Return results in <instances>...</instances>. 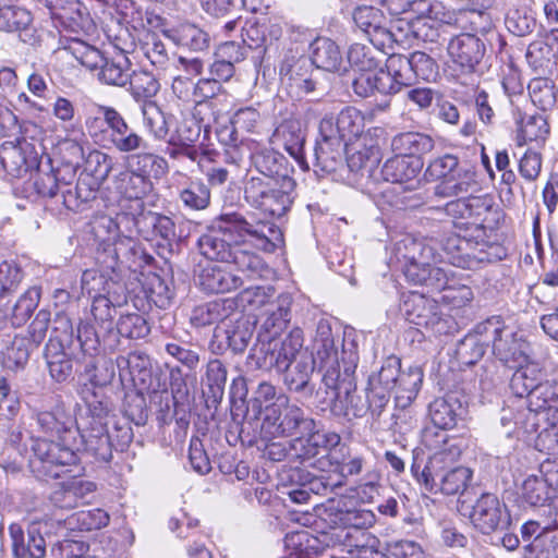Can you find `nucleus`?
Listing matches in <instances>:
<instances>
[{
  "label": "nucleus",
  "mask_w": 558,
  "mask_h": 558,
  "mask_svg": "<svg viewBox=\"0 0 558 558\" xmlns=\"http://www.w3.org/2000/svg\"><path fill=\"white\" fill-rule=\"evenodd\" d=\"M100 183L96 182L92 175L81 174L75 186H66L62 190L63 205L73 211H83L87 204L97 196Z\"/></svg>",
  "instance_id": "c9c22d12"
},
{
  "label": "nucleus",
  "mask_w": 558,
  "mask_h": 558,
  "mask_svg": "<svg viewBox=\"0 0 558 558\" xmlns=\"http://www.w3.org/2000/svg\"><path fill=\"white\" fill-rule=\"evenodd\" d=\"M293 179H247L244 186L245 199L272 217H282L291 207Z\"/></svg>",
  "instance_id": "9d476101"
},
{
  "label": "nucleus",
  "mask_w": 558,
  "mask_h": 558,
  "mask_svg": "<svg viewBox=\"0 0 558 558\" xmlns=\"http://www.w3.org/2000/svg\"><path fill=\"white\" fill-rule=\"evenodd\" d=\"M316 427L314 418L307 416L298 404L290 403L284 393H279L277 402L265 408V417L260 424V435L265 439L299 436L302 439Z\"/></svg>",
  "instance_id": "423d86ee"
},
{
  "label": "nucleus",
  "mask_w": 558,
  "mask_h": 558,
  "mask_svg": "<svg viewBox=\"0 0 558 558\" xmlns=\"http://www.w3.org/2000/svg\"><path fill=\"white\" fill-rule=\"evenodd\" d=\"M117 189L125 198L121 207L130 206V203H144L143 198L151 191L153 183L150 179L126 170L119 174Z\"/></svg>",
  "instance_id": "09e8293b"
},
{
  "label": "nucleus",
  "mask_w": 558,
  "mask_h": 558,
  "mask_svg": "<svg viewBox=\"0 0 558 558\" xmlns=\"http://www.w3.org/2000/svg\"><path fill=\"white\" fill-rule=\"evenodd\" d=\"M323 520L331 532L338 529L363 530L374 525L376 517L373 511L361 508H349L344 502H330L322 513Z\"/></svg>",
  "instance_id": "aec40b11"
},
{
  "label": "nucleus",
  "mask_w": 558,
  "mask_h": 558,
  "mask_svg": "<svg viewBox=\"0 0 558 558\" xmlns=\"http://www.w3.org/2000/svg\"><path fill=\"white\" fill-rule=\"evenodd\" d=\"M252 351L251 356L255 359L257 367L275 368L277 372L287 368L303 354L311 353L304 347L303 331L300 328H293L281 341L272 338L262 341Z\"/></svg>",
  "instance_id": "9b49d317"
},
{
  "label": "nucleus",
  "mask_w": 558,
  "mask_h": 558,
  "mask_svg": "<svg viewBox=\"0 0 558 558\" xmlns=\"http://www.w3.org/2000/svg\"><path fill=\"white\" fill-rule=\"evenodd\" d=\"M423 168V161L420 157L402 156L398 153L381 167L383 179L399 185H404V190H415L420 181L417 179Z\"/></svg>",
  "instance_id": "412c9836"
},
{
  "label": "nucleus",
  "mask_w": 558,
  "mask_h": 558,
  "mask_svg": "<svg viewBox=\"0 0 558 558\" xmlns=\"http://www.w3.org/2000/svg\"><path fill=\"white\" fill-rule=\"evenodd\" d=\"M128 85V90L137 102L151 99L160 89L159 81L147 70L132 71Z\"/></svg>",
  "instance_id": "680f3d73"
},
{
  "label": "nucleus",
  "mask_w": 558,
  "mask_h": 558,
  "mask_svg": "<svg viewBox=\"0 0 558 558\" xmlns=\"http://www.w3.org/2000/svg\"><path fill=\"white\" fill-rule=\"evenodd\" d=\"M485 247L476 245L466 235L450 234L442 241L448 262L463 269H475L480 264L492 263L493 257Z\"/></svg>",
  "instance_id": "f3484780"
},
{
  "label": "nucleus",
  "mask_w": 558,
  "mask_h": 558,
  "mask_svg": "<svg viewBox=\"0 0 558 558\" xmlns=\"http://www.w3.org/2000/svg\"><path fill=\"white\" fill-rule=\"evenodd\" d=\"M77 446L80 447L77 452L83 449L96 460L109 462L112 459L114 444L111 441L107 423L95 421V423H89L87 428L83 430L80 429Z\"/></svg>",
  "instance_id": "b1692460"
},
{
  "label": "nucleus",
  "mask_w": 558,
  "mask_h": 558,
  "mask_svg": "<svg viewBox=\"0 0 558 558\" xmlns=\"http://www.w3.org/2000/svg\"><path fill=\"white\" fill-rule=\"evenodd\" d=\"M197 244L201 254L207 259L233 263L248 280L262 278L268 272V267L258 255L231 243L219 231L203 234Z\"/></svg>",
  "instance_id": "0eeeda50"
},
{
  "label": "nucleus",
  "mask_w": 558,
  "mask_h": 558,
  "mask_svg": "<svg viewBox=\"0 0 558 558\" xmlns=\"http://www.w3.org/2000/svg\"><path fill=\"white\" fill-rule=\"evenodd\" d=\"M107 149H114L121 154H131L148 148L147 141L133 130L123 116L119 112L116 121H112V130L106 144Z\"/></svg>",
  "instance_id": "c756f323"
},
{
  "label": "nucleus",
  "mask_w": 558,
  "mask_h": 558,
  "mask_svg": "<svg viewBox=\"0 0 558 558\" xmlns=\"http://www.w3.org/2000/svg\"><path fill=\"white\" fill-rule=\"evenodd\" d=\"M228 371L226 365L218 359H211L206 365L205 385L207 387V400L218 405L225 395Z\"/></svg>",
  "instance_id": "13d9d810"
},
{
  "label": "nucleus",
  "mask_w": 558,
  "mask_h": 558,
  "mask_svg": "<svg viewBox=\"0 0 558 558\" xmlns=\"http://www.w3.org/2000/svg\"><path fill=\"white\" fill-rule=\"evenodd\" d=\"M64 32L69 34L65 37L68 44L72 39H83L94 33L96 25L87 11V8L77 1V7L73 5L71 10L60 12L57 19Z\"/></svg>",
  "instance_id": "7c9ffc66"
},
{
  "label": "nucleus",
  "mask_w": 558,
  "mask_h": 558,
  "mask_svg": "<svg viewBox=\"0 0 558 558\" xmlns=\"http://www.w3.org/2000/svg\"><path fill=\"white\" fill-rule=\"evenodd\" d=\"M179 199L187 209L204 210L210 205V189L199 179L192 180L180 191Z\"/></svg>",
  "instance_id": "338daca9"
},
{
  "label": "nucleus",
  "mask_w": 558,
  "mask_h": 558,
  "mask_svg": "<svg viewBox=\"0 0 558 558\" xmlns=\"http://www.w3.org/2000/svg\"><path fill=\"white\" fill-rule=\"evenodd\" d=\"M397 251L398 254H402L407 262L405 266L421 268L436 259L435 250L432 246L414 239H405L398 243Z\"/></svg>",
  "instance_id": "052dcab7"
},
{
  "label": "nucleus",
  "mask_w": 558,
  "mask_h": 558,
  "mask_svg": "<svg viewBox=\"0 0 558 558\" xmlns=\"http://www.w3.org/2000/svg\"><path fill=\"white\" fill-rule=\"evenodd\" d=\"M320 371L323 372L322 385L315 391V399L318 400V407L322 411L330 408L332 404H336L337 401H341V391L340 385L342 381V366H336L333 362L332 365L320 366Z\"/></svg>",
  "instance_id": "ea45409f"
},
{
  "label": "nucleus",
  "mask_w": 558,
  "mask_h": 558,
  "mask_svg": "<svg viewBox=\"0 0 558 558\" xmlns=\"http://www.w3.org/2000/svg\"><path fill=\"white\" fill-rule=\"evenodd\" d=\"M461 404L452 398L435 399L428 407L430 423L442 428H453L457 425L458 412Z\"/></svg>",
  "instance_id": "0e129e2a"
},
{
  "label": "nucleus",
  "mask_w": 558,
  "mask_h": 558,
  "mask_svg": "<svg viewBox=\"0 0 558 558\" xmlns=\"http://www.w3.org/2000/svg\"><path fill=\"white\" fill-rule=\"evenodd\" d=\"M434 146V140L420 132L400 133L391 141L392 150L402 156L420 157L432 151Z\"/></svg>",
  "instance_id": "8fccbe9b"
},
{
  "label": "nucleus",
  "mask_w": 558,
  "mask_h": 558,
  "mask_svg": "<svg viewBox=\"0 0 558 558\" xmlns=\"http://www.w3.org/2000/svg\"><path fill=\"white\" fill-rule=\"evenodd\" d=\"M378 153L379 149L377 146H368L361 140L351 145L347 143L344 153L345 170L348 169L351 172H359L367 166H374L378 162Z\"/></svg>",
  "instance_id": "4d7b16f0"
},
{
  "label": "nucleus",
  "mask_w": 558,
  "mask_h": 558,
  "mask_svg": "<svg viewBox=\"0 0 558 558\" xmlns=\"http://www.w3.org/2000/svg\"><path fill=\"white\" fill-rule=\"evenodd\" d=\"M548 134L549 125L544 116H526L521 121L517 143L519 146H523L529 142H545Z\"/></svg>",
  "instance_id": "774afa93"
},
{
  "label": "nucleus",
  "mask_w": 558,
  "mask_h": 558,
  "mask_svg": "<svg viewBox=\"0 0 558 558\" xmlns=\"http://www.w3.org/2000/svg\"><path fill=\"white\" fill-rule=\"evenodd\" d=\"M12 537V551L15 558H44L46 555V541L37 526H29L27 533L10 529Z\"/></svg>",
  "instance_id": "473e14b6"
},
{
  "label": "nucleus",
  "mask_w": 558,
  "mask_h": 558,
  "mask_svg": "<svg viewBox=\"0 0 558 558\" xmlns=\"http://www.w3.org/2000/svg\"><path fill=\"white\" fill-rule=\"evenodd\" d=\"M197 284L207 293H227L240 288L245 280V275L239 276L228 267L207 265L197 275Z\"/></svg>",
  "instance_id": "bb28decb"
},
{
  "label": "nucleus",
  "mask_w": 558,
  "mask_h": 558,
  "mask_svg": "<svg viewBox=\"0 0 558 558\" xmlns=\"http://www.w3.org/2000/svg\"><path fill=\"white\" fill-rule=\"evenodd\" d=\"M353 21L372 45L379 49H392L401 38L392 31L384 12L372 5H361L353 11Z\"/></svg>",
  "instance_id": "ddd939ff"
},
{
  "label": "nucleus",
  "mask_w": 558,
  "mask_h": 558,
  "mask_svg": "<svg viewBox=\"0 0 558 558\" xmlns=\"http://www.w3.org/2000/svg\"><path fill=\"white\" fill-rule=\"evenodd\" d=\"M440 306L436 300L412 292L404 300L402 311L409 323L426 328Z\"/></svg>",
  "instance_id": "72a5a7b5"
},
{
  "label": "nucleus",
  "mask_w": 558,
  "mask_h": 558,
  "mask_svg": "<svg viewBox=\"0 0 558 558\" xmlns=\"http://www.w3.org/2000/svg\"><path fill=\"white\" fill-rule=\"evenodd\" d=\"M404 275L409 281L425 286L432 291L447 290L449 293L444 299L456 300L459 298L464 303L470 302L473 298L472 291L466 287H462L457 291L451 290L449 286V269L437 265L436 260L421 268L405 266Z\"/></svg>",
  "instance_id": "2eb2a0df"
},
{
  "label": "nucleus",
  "mask_w": 558,
  "mask_h": 558,
  "mask_svg": "<svg viewBox=\"0 0 558 558\" xmlns=\"http://www.w3.org/2000/svg\"><path fill=\"white\" fill-rule=\"evenodd\" d=\"M218 231L233 244L248 242L258 250L272 253L283 245L280 228L268 220H257L253 216L244 217L236 211L222 213L215 219Z\"/></svg>",
  "instance_id": "20e7f679"
},
{
  "label": "nucleus",
  "mask_w": 558,
  "mask_h": 558,
  "mask_svg": "<svg viewBox=\"0 0 558 558\" xmlns=\"http://www.w3.org/2000/svg\"><path fill=\"white\" fill-rule=\"evenodd\" d=\"M471 521L482 534L507 529L511 523L509 510L494 494L485 493L476 500Z\"/></svg>",
  "instance_id": "dca6fc26"
},
{
  "label": "nucleus",
  "mask_w": 558,
  "mask_h": 558,
  "mask_svg": "<svg viewBox=\"0 0 558 558\" xmlns=\"http://www.w3.org/2000/svg\"><path fill=\"white\" fill-rule=\"evenodd\" d=\"M342 381L340 385L341 401H345V415L363 417L369 411L366 396L356 393L355 369L359 363L356 335L344 333L342 339Z\"/></svg>",
  "instance_id": "f8f14e48"
},
{
  "label": "nucleus",
  "mask_w": 558,
  "mask_h": 558,
  "mask_svg": "<svg viewBox=\"0 0 558 558\" xmlns=\"http://www.w3.org/2000/svg\"><path fill=\"white\" fill-rule=\"evenodd\" d=\"M95 270H85L82 275V290L92 298L90 312L100 330L111 332L117 307L125 303V298L117 293L116 288H121L110 278Z\"/></svg>",
  "instance_id": "1a4fd4ad"
},
{
  "label": "nucleus",
  "mask_w": 558,
  "mask_h": 558,
  "mask_svg": "<svg viewBox=\"0 0 558 558\" xmlns=\"http://www.w3.org/2000/svg\"><path fill=\"white\" fill-rule=\"evenodd\" d=\"M532 411H547L550 418L558 421V380H542L530 397Z\"/></svg>",
  "instance_id": "5fc2aeb1"
},
{
  "label": "nucleus",
  "mask_w": 558,
  "mask_h": 558,
  "mask_svg": "<svg viewBox=\"0 0 558 558\" xmlns=\"http://www.w3.org/2000/svg\"><path fill=\"white\" fill-rule=\"evenodd\" d=\"M34 348L28 338L15 335L2 350L3 365L12 371L23 368Z\"/></svg>",
  "instance_id": "e2e57ef3"
},
{
  "label": "nucleus",
  "mask_w": 558,
  "mask_h": 558,
  "mask_svg": "<svg viewBox=\"0 0 558 558\" xmlns=\"http://www.w3.org/2000/svg\"><path fill=\"white\" fill-rule=\"evenodd\" d=\"M519 366L510 379V389L519 398L526 397L530 400L533 391L545 377L543 368L537 363H526Z\"/></svg>",
  "instance_id": "a19ab883"
},
{
  "label": "nucleus",
  "mask_w": 558,
  "mask_h": 558,
  "mask_svg": "<svg viewBox=\"0 0 558 558\" xmlns=\"http://www.w3.org/2000/svg\"><path fill=\"white\" fill-rule=\"evenodd\" d=\"M383 88L388 90L389 95L399 93L403 87L414 84V74L410 57L399 53H391L385 63V69H380Z\"/></svg>",
  "instance_id": "cd10ccee"
},
{
  "label": "nucleus",
  "mask_w": 558,
  "mask_h": 558,
  "mask_svg": "<svg viewBox=\"0 0 558 558\" xmlns=\"http://www.w3.org/2000/svg\"><path fill=\"white\" fill-rule=\"evenodd\" d=\"M544 468L542 465L541 475H529L521 485L520 497L531 507H548L547 502L551 499L548 483L543 476Z\"/></svg>",
  "instance_id": "bf43d9fd"
},
{
  "label": "nucleus",
  "mask_w": 558,
  "mask_h": 558,
  "mask_svg": "<svg viewBox=\"0 0 558 558\" xmlns=\"http://www.w3.org/2000/svg\"><path fill=\"white\" fill-rule=\"evenodd\" d=\"M128 170L150 179L162 178L169 171V165L165 157L145 150L129 154L126 159Z\"/></svg>",
  "instance_id": "58836bf2"
},
{
  "label": "nucleus",
  "mask_w": 558,
  "mask_h": 558,
  "mask_svg": "<svg viewBox=\"0 0 558 558\" xmlns=\"http://www.w3.org/2000/svg\"><path fill=\"white\" fill-rule=\"evenodd\" d=\"M316 368V359L311 352L303 354L295 362L289 364L287 368H281L278 373L282 374V381L289 392L302 396H312L315 385L312 383V376Z\"/></svg>",
  "instance_id": "5701e85b"
},
{
  "label": "nucleus",
  "mask_w": 558,
  "mask_h": 558,
  "mask_svg": "<svg viewBox=\"0 0 558 558\" xmlns=\"http://www.w3.org/2000/svg\"><path fill=\"white\" fill-rule=\"evenodd\" d=\"M387 49H379L374 45L360 43L352 44L348 50V62L360 72H373L383 61Z\"/></svg>",
  "instance_id": "864d4df0"
},
{
  "label": "nucleus",
  "mask_w": 558,
  "mask_h": 558,
  "mask_svg": "<svg viewBox=\"0 0 558 558\" xmlns=\"http://www.w3.org/2000/svg\"><path fill=\"white\" fill-rule=\"evenodd\" d=\"M165 35L177 46L194 52H203L210 46L209 34L192 23L165 31Z\"/></svg>",
  "instance_id": "2f4dec72"
},
{
  "label": "nucleus",
  "mask_w": 558,
  "mask_h": 558,
  "mask_svg": "<svg viewBox=\"0 0 558 558\" xmlns=\"http://www.w3.org/2000/svg\"><path fill=\"white\" fill-rule=\"evenodd\" d=\"M345 148L347 143H342L339 136L319 132L313 154L315 171L342 178V172L345 171Z\"/></svg>",
  "instance_id": "6ab92c4d"
},
{
  "label": "nucleus",
  "mask_w": 558,
  "mask_h": 558,
  "mask_svg": "<svg viewBox=\"0 0 558 558\" xmlns=\"http://www.w3.org/2000/svg\"><path fill=\"white\" fill-rule=\"evenodd\" d=\"M478 183L475 170L465 163L458 168L454 174L449 175L445 182L435 186V195L439 197H454L474 191Z\"/></svg>",
  "instance_id": "4c0bfd02"
},
{
  "label": "nucleus",
  "mask_w": 558,
  "mask_h": 558,
  "mask_svg": "<svg viewBox=\"0 0 558 558\" xmlns=\"http://www.w3.org/2000/svg\"><path fill=\"white\" fill-rule=\"evenodd\" d=\"M445 211L454 219L465 220L464 225L474 229L476 245L487 246V230L496 229L502 218L500 208L493 195L483 194L461 197L445 205Z\"/></svg>",
  "instance_id": "39448f33"
},
{
  "label": "nucleus",
  "mask_w": 558,
  "mask_h": 558,
  "mask_svg": "<svg viewBox=\"0 0 558 558\" xmlns=\"http://www.w3.org/2000/svg\"><path fill=\"white\" fill-rule=\"evenodd\" d=\"M450 464H442L440 471H437L433 476L436 484L435 489H429L422 485L426 492L433 494L441 492L445 495H457L465 490L472 478V471L464 466H457L446 471L445 469Z\"/></svg>",
  "instance_id": "f704fd0d"
},
{
  "label": "nucleus",
  "mask_w": 558,
  "mask_h": 558,
  "mask_svg": "<svg viewBox=\"0 0 558 558\" xmlns=\"http://www.w3.org/2000/svg\"><path fill=\"white\" fill-rule=\"evenodd\" d=\"M452 63L461 73H473L481 64L486 53L484 40L471 33H461L453 36L447 47Z\"/></svg>",
  "instance_id": "a211bd4d"
},
{
  "label": "nucleus",
  "mask_w": 558,
  "mask_h": 558,
  "mask_svg": "<svg viewBox=\"0 0 558 558\" xmlns=\"http://www.w3.org/2000/svg\"><path fill=\"white\" fill-rule=\"evenodd\" d=\"M492 349L499 361L511 367L527 360L529 343L509 326L493 340Z\"/></svg>",
  "instance_id": "a878e982"
},
{
  "label": "nucleus",
  "mask_w": 558,
  "mask_h": 558,
  "mask_svg": "<svg viewBox=\"0 0 558 558\" xmlns=\"http://www.w3.org/2000/svg\"><path fill=\"white\" fill-rule=\"evenodd\" d=\"M99 116H87L85 119V129L95 144L105 148L112 130V121L118 118L119 111L110 106L98 105Z\"/></svg>",
  "instance_id": "c03bdc74"
},
{
  "label": "nucleus",
  "mask_w": 558,
  "mask_h": 558,
  "mask_svg": "<svg viewBox=\"0 0 558 558\" xmlns=\"http://www.w3.org/2000/svg\"><path fill=\"white\" fill-rule=\"evenodd\" d=\"M226 340L234 353H243L247 348L254 332V326L241 312H232V316L225 323Z\"/></svg>",
  "instance_id": "79ce46f5"
},
{
  "label": "nucleus",
  "mask_w": 558,
  "mask_h": 558,
  "mask_svg": "<svg viewBox=\"0 0 558 558\" xmlns=\"http://www.w3.org/2000/svg\"><path fill=\"white\" fill-rule=\"evenodd\" d=\"M307 437L305 440L296 438V442L302 446L303 452L298 454L302 462L308 461L312 458L318 456L320 450L328 451L331 448L340 444V436L335 432L329 430H312L308 434H304Z\"/></svg>",
  "instance_id": "603ef678"
},
{
  "label": "nucleus",
  "mask_w": 558,
  "mask_h": 558,
  "mask_svg": "<svg viewBox=\"0 0 558 558\" xmlns=\"http://www.w3.org/2000/svg\"><path fill=\"white\" fill-rule=\"evenodd\" d=\"M36 421L40 432L56 440H33L29 470L40 481L57 478L63 472V468L73 465L78 460L80 428L75 426V420L60 401L49 410L39 411Z\"/></svg>",
  "instance_id": "f257e3e1"
},
{
  "label": "nucleus",
  "mask_w": 558,
  "mask_h": 558,
  "mask_svg": "<svg viewBox=\"0 0 558 558\" xmlns=\"http://www.w3.org/2000/svg\"><path fill=\"white\" fill-rule=\"evenodd\" d=\"M311 64L328 72L339 71L342 54L338 45L329 38H317L311 45Z\"/></svg>",
  "instance_id": "de8ad7c7"
},
{
  "label": "nucleus",
  "mask_w": 558,
  "mask_h": 558,
  "mask_svg": "<svg viewBox=\"0 0 558 558\" xmlns=\"http://www.w3.org/2000/svg\"><path fill=\"white\" fill-rule=\"evenodd\" d=\"M235 310L236 302L232 299L208 302L193 310L191 323L195 327H205L219 322L225 324Z\"/></svg>",
  "instance_id": "e433bc0d"
},
{
  "label": "nucleus",
  "mask_w": 558,
  "mask_h": 558,
  "mask_svg": "<svg viewBox=\"0 0 558 558\" xmlns=\"http://www.w3.org/2000/svg\"><path fill=\"white\" fill-rule=\"evenodd\" d=\"M448 429L430 423L423 428L421 434L422 444L433 451V454L422 471L413 463L411 472L421 485L429 489H435L436 484L433 476L440 471L442 464H452L461 456L458 439L450 437L447 433Z\"/></svg>",
  "instance_id": "6e6552de"
},
{
  "label": "nucleus",
  "mask_w": 558,
  "mask_h": 558,
  "mask_svg": "<svg viewBox=\"0 0 558 558\" xmlns=\"http://www.w3.org/2000/svg\"><path fill=\"white\" fill-rule=\"evenodd\" d=\"M203 130L189 116L179 121L167 140L163 150L172 160L187 158L191 161H199L206 149L196 145Z\"/></svg>",
  "instance_id": "4468645a"
},
{
  "label": "nucleus",
  "mask_w": 558,
  "mask_h": 558,
  "mask_svg": "<svg viewBox=\"0 0 558 558\" xmlns=\"http://www.w3.org/2000/svg\"><path fill=\"white\" fill-rule=\"evenodd\" d=\"M157 215L146 210L144 203L136 202L130 203V206H122L116 218L101 217L97 221V235L99 228L107 229L109 234H112L104 239L107 243L97 256L107 275L119 276L135 265L140 247L133 235L138 234L146 240H153Z\"/></svg>",
  "instance_id": "f03ea898"
},
{
  "label": "nucleus",
  "mask_w": 558,
  "mask_h": 558,
  "mask_svg": "<svg viewBox=\"0 0 558 558\" xmlns=\"http://www.w3.org/2000/svg\"><path fill=\"white\" fill-rule=\"evenodd\" d=\"M122 52L118 58L106 59L99 69L98 78L101 83L111 86L125 87L130 81L131 61L126 57L131 50L119 48Z\"/></svg>",
  "instance_id": "49530a36"
},
{
  "label": "nucleus",
  "mask_w": 558,
  "mask_h": 558,
  "mask_svg": "<svg viewBox=\"0 0 558 558\" xmlns=\"http://www.w3.org/2000/svg\"><path fill=\"white\" fill-rule=\"evenodd\" d=\"M330 541L336 546L342 547L352 557L364 547H372L373 544H379V539L369 533L367 529L345 530L338 529L330 533Z\"/></svg>",
  "instance_id": "3c124183"
},
{
  "label": "nucleus",
  "mask_w": 558,
  "mask_h": 558,
  "mask_svg": "<svg viewBox=\"0 0 558 558\" xmlns=\"http://www.w3.org/2000/svg\"><path fill=\"white\" fill-rule=\"evenodd\" d=\"M423 371L420 366H410L408 369H401L396 385V401L405 408L417 396L423 383Z\"/></svg>",
  "instance_id": "6e6d98bb"
},
{
  "label": "nucleus",
  "mask_w": 558,
  "mask_h": 558,
  "mask_svg": "<svg viewBox=\"0 0 558 558\" xmlns=\"http://www.w3.org/2000/svg\"><path fill=\"white\" fill-rule=\"evenodd\" d=\"M349 332L355 335L353 330H343L341 335L338 331L335 335L328 320H319L314 338V349L320 366L332 365L333 362L336 366H342V339L343 335Z\"/></svg>",
  "instance_id": "393cba45"
},
{
  "label": "nucleus",
  "mask_w": 558,
  "mask_h": 558,
  "mask_svg": "<svg viewBox=\"0 0 558 558\" xmlns=\"http://www.w3.org/2000/svg\"><path fill=\"white\" fill-rule=\"evenodd\" d=\"M279 395H277V388L271 383L262 381L258 384L256 390L254 391V396L251 399L246 414L244 416V422L241 427V434L245 432L246 425H252L253 422H257L258 417L263 411V404L271 402L274 400L277 401Z\"/></svg>",
  "instance_id": "69168bd1"
},
{
  "label": "nucleus",
  "mask_w": 558,
  "mask_h": 558,
  "mask_svg": "<svg viewBox=\"0 0 558 558\" xmlns=\"http://www.w3.org/2000/svg\"><path fill=\"white\" fill-rule=\"evenodd\" d=\"M364 129L362 113L353 108L345 107L337 116H325L319 122V132L340 137L342 143L360 136Z\"/></svg>",
  "instance_id": "4be33fe9"
},
{
  "label": "nucleus",
  "mask_w": 558,
  "mask_h": 558,
  "mask_svg": "<svg viewBox=\"0 0 558 558\" xmlns=\"http://www.w3.org/2000/svg\"><path fill=\"white\" fill-rule=\"evenodd\" d=\"M251 161L259 175L250 179H292L286 157L270 147L257 145L251 153Z\"/></svg>",
  "instance_id": "c85d7f7f"
},
{
  "label": "nucleus",
  "mask_w": 558,
  "mask_h": 558,
  "mask_svg": "<svg viewBox=\"0 0 558 558\" xmlns=\"http://www.w3.org/2000/svg\"><path fill=\"white\" fill-rule=\"evenodd\" d=\"M293 300L289 293H282L271 301L266 310L267 317L263 328L269 333V338L279 335L290 323L291 306Z\"/></svg>",
  "instance_id": "a18cd8bd"
},
{
  "label": "nucleus",
  "mask_w": 558,
  "mask_h": 558,
  "mask_svg": "<svg viewBox=\"0 0 558 558\" xmlns=\"http://www.w3.org/2000/svg\"><path fill=\"white\" fill-rule=\"evenodd\" d=\"M52 324L51 336L45 348L50 376L58 383L68 380L73 374V362L84 364L87 374L94 371L98 331L83 322L74 329L71 318L63 312L56 314Z\"/></svg>",
  "instance_id": "7ed1b4c3"
},
{
  "label": "nucleus",
  "mask_w": 558,
  "mask_h": 558,
  "mask_svg": "<svg viewBox=\"0 0 558 558\" xmlns=\"http://www.w3.org/2000/svg\"><path fill=\"white\" fill-rule=\"evenodd\" d=\"M277 135L282 140L287 153L295 159L303 170L310 166L304 155L305 134L296 121H286L277 129Z\"/></svg>",
  "instance_id": "37998d69"
}]
</instances>
